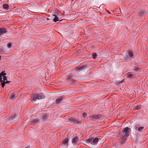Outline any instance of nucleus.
<instances>
[{
  "label": "nucleus",
  "mask_w": 148,
  "mask_h": 148,
  "mask_svg": "<svg viewBox=\"0 0 148 148\" xmlns=\"http://www.w3.org/2000/svg\"><path fill=\"white\" fill-rule=\"evenodd\" d=\"M130 130V129L128 127H126L122 130V134L120 141L122 144H123L125 142L127 137L129 136V132Z\"/></svg>",
  "instance_id": "nucleus-1"
},
{
  "label": "nucleus",
  "mask_w": 148,
  "mask_h": 148,
  "mask_svg": "<svg viewBox=\"0 0 148 148\" xmlns=\"http://www.w3.org/2000/svg\"><path fill=\"white\" fill-rule=\"evenodd\" d=\"M45 97L43 94L40 93L39 94H35L33 96V99L34 101H35L37 99H40Z\"/></svg>",
  "instance_id": "nucleus-2"
},
{
  "label": "nucleus",
  "mask_w": 148,
  "mask_h": 148,
  "mask_svg": "<svg viewBox=\"0 0 148 148\" xmlns=\"http://www.w3.org/2000/svg\"><path fill=\"white\" fill-rule=\"evenodd\" d=\"M101 117V115L100 114L93 115L89 117L90 119L93 121H96L99 120Z\"/></svg>",
  "instance_id": "nucleus-3"
},
{
  "label": "nucleus",
  "mask_w": 148,
  "mask_h": 148,
  "mask_svg": "<svg viewBox=\"0 0 148 148\" xmlns=\"http://www.w3.org/2000/svg\"><path fill=\"white\" fill-rule=\"evenodd\" d=\"M98 140L99 139L97 138H91L88 139L87 140V142L88 143H91L92 145H94L98 142Z\"/></svg>",
  "instance_id": "nucleus-4"
},
{
  "label": "nucleus",
  "mask_w": 148,
  "mask_h": 148,
  "mask_svg": "<svg viewBox=\"0 0 148 148\" xmlns=\"http://www.w3.org/2000/svg\"><path fill=\"white\" fill-rule=\"evenodd\" d=\"M137 73V72L136 71L128 73L126 74V76L128 78L136 77V75Z\"/></svg>",
  "instance_id": "nucleus-5"
},
{
  "label": "nucleus",
  "mask_w": 148,
  "mask_h": 148,
  "mask_svg": "<svg viewBox=\"0 0 148 148\" xmlns=\"http://www.w3.org/2000/svg\"><path fill=\"white\" fill-rule=\"evenodd\" d=\"M70 120L71 122L77 124H80L81 122H82V121H79L77 119L72 118L70 119Z\"/></svg>",
  "instance_id": "nucleus-6"
},
{
  "label": "nucleus",
  "mask_w": 148,
  "mask_h": 148,
  "mask_svg": "<svg viewBox=\"0 0 148 148\" xmlns=\"http://www.w3.org/2000/svg\"><path fill=\"white\" fill-rule=\"evenodd\" d=\"M135 130L136 131V132H141L142 131L143 129H144L143 127H138V126L136 125L134 126Z\"/></svg>",
  "instance_id": "nucleus-7"
},
{
  "label": "nucleus",
  "mask_w": 148,
  "mask_h": 148,
  "mask_svg": "<svg viewBox=\"0 0 148 148\" xmlns=\"http://www.w3.org/2000/svg\"><path fill=\"white\" fill-rule=\"evenodd\" d=\"M128 58L130 59H132L134 57V56L133 53L130 51H129L128 53Z\"/></svg>",
  "instance_id": "nucleus-8"
},
{
  "label": "nucleus",
  "mask_w": 148,
  "mask_h": 148,
  "mask_svg": "<svg viewBox=\"0 0 148 148\" xmlns=\"http://www.w3.org/2000/svg\"><path fill=\"white\" fill-rule=\"evenodd\" d=\"M17 96V94L15 92H13L11 94L10 99L12 100L14 99Z\"/></svg>",
  "instance_id": "nucleus-9"
},
{
  "label": "nucleus",
  "mask_w": 148,
  "mask_h": 148,
  "mask_svg": "<svg viewBox=\"0 0 148 148\" xmlns=\"http://www.w3.org/2000/svg\"><path fill=\"white\" fill-rule=\"evenodd\" d=\"M6 32L7 31L5 28L3 27L0 28V35L1 34L6 33Z\"/></svg>",
  "instance_id": "nucleus-10"
},
{
  "label": "nucleus",
  "mask_w": 148,
  "mask_h": 148,
  "mask_svg": "<svg viewBox=\"0 0 148 148\" xmlns=\"http://www.w3.org/2000/svg\"><path fill=\"white\" fill-rule=\"evenodd\" d=\"M63 99V98L62 97H60L58 98L57 99L56 101V103L57 104H59L61 103Z\"/></svg>",
  "instance_id": "nucleus-11"
},
{
  "label": "nucleus",
  "mask_w": 148,
  "mask_h": 148,
  "mask_svg": "<svg viewBox=\"0 0 148 148\" xmlns=\"http://www.w3.org/2000/svg\"><path fill=\"white\" fill-rule=\"evenodd\" d=\"M6 75V73L3 71L2 72L0 73V82H1L2 81V76H4V75Z\"/></svg>",
  "instance_id": "nucleus-12"
},
{
  "label": "nucleus",
  "mask_w": 148,
  "mask_h": 148,
  "mask_svg": "<svg viewBox=\"0 0 148 148\" xmlns=\"http://www.w3.org/2000/svg\"><path fill=\"white\" fill-rule=\"evenodd\" d=\"M68 142V138L66 137L65 140L62 141V143L64 145H67Z\"/></svg>",
  "instance_id": "nucleus-13"
},
{
  "label": "nucleus",
  "mask_w": 148,
  "mask_h": 148,
  "mask_svg": "<svg viewBox=\"0 0 148 148\" xmlns=\"http://www.w3.org/2000/svg\"><path fill=\"white\" fill-rule=\"evenodd\" d=\"M78 140V138L77 137H75L74 138L72 139V142L73 143H76L77 141Z\"/></svg>",
  "instance_id": "nucleus-14"
},
{
  "label": "nucleus",
  "mask_w": 148,
  "mask_h": 148,
  "mask_svg": "<svg viewBox=\"0 0 148 148\" xmlns=\"http://www.w3.org/2000/svg\"><path fill=\"white\" fill-rule=\"evenodd\" d=\"M54 16H55V17L53 19V21L54 22H56L57 21H58L59 20V18H58V17L56 15H55Z\"/></svg>",
  "instance_id": "nucleus-15"
},
{
  "label": "nucleus",
  "mask_w": 148,
  "mask_h": 148,
  "mask_svg": "<svg viewBox=\"0 0 148 148\" xmlns=\"http://www.w3.org/2000/svg\"><path fill=\"white\" fill-rule=\"evenodd\" d=\"M141 108V106L140 105H137L134 108V110H139Z\"/></svg>",
  "instance_id": "nucleus-16"
},
{
  "label": "nucleus",
  "mask_w": 148,
  "mask_h": 148,
  "mask_svg": "<svg viewBox=\"0 0 148 148\" xmlns=\"http://www.w3.org/2000/svg\"><path fill=\"white\" fill-rule=\"evenodd\" d=\"M82 116L84 119H87V114L86 113L84 112L82 114Z\"/></svg>",
  "instance_id": "nucleus-17"
},
{
  "label": "nucleus",
  "mask_w": 148,
  "mask_h": 148,
  "mask_svg": "<svg viewBox=\"0 0 148 148\" xmlns=\"http://www.w3.org/2000/svg\"><path fill=\"white\" fill-rule=\"evenodd\" d=\"M147 11H145V12H139V14H141V15H144V14H147Z\"/></svg>",
  "instance_id": "nucleus-18"
},
{
  "label": "nucleus",
  "mask_w": 148,
  "mask_h": 148,
  "mask_svg": "<svg viewBox=\"0 0 148 148\" xmlns=\"http://www.w3.org/2000/svg\"><path fill=\"white\" fill-rule=\"evenodd\" d=\"M3 8L4 9H7L8 7V5L6 4H4L3 5Z\"/></svg>",
  "instance_id": "nucleus-19"
},
{
  "label": "nucleus",
  "mask_w": 148,
  "mask_h": 148,
  "mask_svg": "<svg viewBox=\"0 0 148 148\" xmlns=\"http://www.w3.org/2000/svg\"><path fill=\"white\" fill-rule=\"evenodd\" d=\"M16 116V114H12L10 118V120H11L12 119L14 118Z\"/></svg>",
  "instance_id": "nucleus-20"
},
{
  "label": "nucleus",
  "mask_w": 148,
  "mask_h": 148,
  "mask_svg": "<svg viewBox=\"0 0 148 148\" xmlns=\"http://www.w3.org/2000/svg\"><path fill=\"white\" fill-rule=\"evenodd\" d=\"M97 56V54L96 53H93L92 54V57L93 58L95 59L96 58Z\"/></svg>",
  "instance_id": "nucleus-21"
},
{
  "label": "nucleus",
  "mask_w": 148,
  "mask_h": 148,
  "mask_svg": "<svg viewBox=\"0 0 148 148\" xmlns=\"http://www.w3.org/2000/svg\"><path fill=\"white\" fill-rule=\"evenodd\" d=\"M8 47L9 48H11L12 47V45L10 43H8Z\"/></svg>",
  "instance_id": "nucleus-22"
},
{
  "label": "nucleus",
  "mask_w": 148,
  "mask_h": 148,
  "mask_svg": "<svg viewBox=\"0 0 148 148\" xmlns=\"http://www.w3.org/2000/svg\"><path fill=\"white\" fill-rule=\"evenodd\" d=\"M5 82H3L1 83V85L3 88L5 86Z\"/></svg>",
  "instance_id": "nucleus-23"
},
{
  "label": "nucleus",
  "mask_w": 148,
  "mask_h": 148,
  "mask_svg": "<svg viewBox=\"0 0 148 148\" xmlns=\"http://www.w3.org/2000/svg\"><path fill=\"white\" fill-rule=\"evenodd\" d=\"M4 52L3 51V50L2 49H0V53L1 54L4 53Z\"/></svg>",
  "instance_id": "nucleus-24"
},
{
  "label": "nucleus",
  "mask_w": 148,
  "mask_h": 148,
  "mask_svg": "<svg viewBox=\"0 0 148 148\" xmlns=\"http://www.w3.org/2000/svg\"><path fill=\"white\" fill-rule=\"evenodd\" d=\"M82 68V67L81 66H78L76 68V69L77 70H79Z\"/></svg>",
  "instance_id": "nucleus-25"
},
{
  "label": "nucleus",
  "mask_w": 148,
  "mask_h": 148,
  "mask_svg": "<svg viewBox=\"0 0 148 148\" xmlns=\"http://www.w3.org/2000/svg\"><path fill=\"white\" fill-rule=\"evenodd\" d=\"M3 77V79L4 81H5V80L7 79V77L5 76V75H4V76H2Z\"/></svg>",
  "instance_id": "nucleus-26"
},
{
  "label": "nucleus",
  "mask_w": 148,
  "mask_h": 148,
  "mask_svg": "<svg viewBox=\"0 0 148 148\" xmlns=\"http://www.w3.org/2000/svg\"><path fill=\"white\" fill-rule=\"evenodd\" d=\"M10 81H7L6 82H5V84H8V83H10Z\"/></svg>",
  "instance_id": "nucleus-27"
},
{
  "label": "nucleus",
  "mask_w": 148,
  "mask_h": 148,
  "mask_svg": "<svg viewBox=\"0 0 148 148\" xmlns=\"http://www.w3.org/2000/svg\"><path fill=\"white\" fill-rule=\"evenodd\" d=\"M25 148H30V147L29 146H27Z\"/></svg>",
  "instance_id": "nucleus-28"
},
{
  "label": "nucleus",
  "mask_w": 148,
  "mask_h": 148,
  "mask_svg": "<svg viewBox=\"0 0 148 148\" xmlns=\"http://www.w3.org/2000/svg\"><path fill=\"white\" fill-rule=\"evenodd\" d=\"M46 19L47 20H49V18H47Z\"/></svg>",
  "instance_id": "nucleus-29"
},
{
  "label": "nucleus",
  "mask_w": 148,
  "mask_h": 148,
  "mask_svg": "<svg viewBox=\"0 0 148 148\" xmlns=\"http://www.w3.org/2000/svg\"><path fill=\"white\" fill-rule=\"evenodd\" d=\"M1 56H0V60H1Z\"/></svg>",
  "instance_id": "nucleus-30"
},
{
  "label": "nucleus",
  "mask_w": 148,
  "mask_h": 148,
  "mask_svg": "<svg viewBox=\"0 0 148 148\" xmlns=\"http://www.w3.org/2000/svg\"><path fill=\"white\" fill-rule=\"evenodd\" d=\"M120 16V17H121V16Z\"/></svg>",
  "instance_id": "nucleus-31"
}]
</instances>
